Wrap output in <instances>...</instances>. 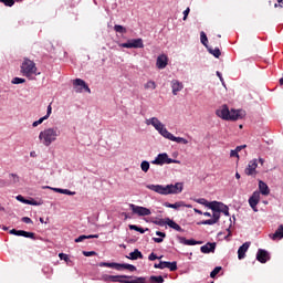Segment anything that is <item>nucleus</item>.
Masks as SVG:
<instances>
[{
  "label": "nucleus",
  "instance_id": "obj_54",
  "mask_svg": "<svg viewBox=\"0 0 283 283\" xmlns=\"http://www.w3.org/2000/svg\"><path fill=\"white\" fill-rule=\"evenodd\" d=\"M189 12H191V9L187 8L185 11H184V21H187V18L189 17Z\"/></svg>",
  "mask_w": 283,
  "mask_h": 283
},
{
  "label": "nucleus",
  "instance_id": "obj_40",
  "mask_svg": "<svg viewBox=\"0 0 283 283\" xmlns=\"http://www.w3.org/2000/svg\"><path fill=\"white\" fill-rule=\"evenodd\" d=\"M11 83H12V85H21L22 83H25V78H23V77H13Z\"/></svg>",
  "mask_w": 283,
  "mask_h": 283
},
{
  "label": "nucleus",
  "instance_id": "obj_48",
  "mask_svg": "<svg viewBox=\"0 0 283 283\" xmlns=\"http://www.w3.org/2000/svg\"><path fill=\"white\" fill-rule=\"evenodd\" d=\"M99 266H107L108 269H116V263L101 262Z\"/></svg>",
  "mask_w": 283,
  "mask_h": 283
},
{
  "label": "nucleus",
  "instance_id": "obj_59",
  "mask_svg": "<svg viewBox=\"0 0 283 283\" xmlns=\"http://www.w3.org/2000/svg\"><path fill=\"white\" fill-rule=\"evenodd\" d=\"M206 224L213 226L217 224L213 219L206 220Z\"/></svg>",
  "mask_w": 283,
  "mask_h": 283
},
{
  "label": "nucleus",
  "instance_id": "obj_41",
  "mask_svg": "<svg viewBox=\"0 0 283 283\" xmlns=\"http://www.w3.org/2000/svg\"><path fill=\"white\" fill-rule=\"evenodd\" d=\"M145 90H156V82L154 81H148L145 85H144Z\"/></svg>",
  "mask_w": 283,
  "mask_h": 283
},
{
  "label": "nucleus",
  "instance_id": "obj_29",
  "mask_svg": "<svg viewBox=\"0 0 283 283\" xmlns=\"http://www.w3.org/2000/svg\"><path fill=\"white\" fill-rule=\"evenodd\" d=\"M94 238H98V234H88V235H85V234H82L80 235L78 238L75 239V242L78 243V242H83L84 240H92Z\"/></svg>",
  "mask_w": 283,
  "mask_h": 283
},
{
  "label": "nucleus",
  "instance_id": "obj_45",
  "mask_svg": "<svg viewBox=\"0 0 283 283\" xmlns=\"http://www.w3.org/2000/svg\"><path fill=\"white\" fill-rule=\"evenodd\" d=\"M148 260L150 262H154V260H163V255L161 256H158L156 255V253L151 252L149 255H148Z\"/></svg>",
  "mask_w": 283,
  "mask_h": 283
},
{
  "label": "nucleus",
  "instance_id": "obj_23",
  "mask_svg": "<svg viewBox=\"0 0 283 283\" xmlns=\"http://www.w3.org/2000/svg\"><path fill=\"white\" fill-rule=\"evenodd\" d=\"M224 203L220 201H211L210 205H208V209H211L212 212H219L221 211Z\"/></svg>",
  "mask_w": 283,
  "mask_h": 283
},
{
  "label": "nucleus",
  "instance_id": "obj_58",
  "mask_svg": "<svg viewBox=\"0 0 283 283\" xmlns=\"http://www.w3.org/2000/svg\"><path fill=\"white\" fill-rule=\"evenodd\" d=\"M156 235H158L159 238H167V234L165 232H161V231H157L156 232Z\"/></svg>",
  "mask_w": 283,
  "mask_h": 283
},
{
  "label": "nucleus",
  "instance_id": "obj_35",
  "mask_svg": "<svg viewBox=\"0 0 283 283\" xmlns=\"http://www.w3.org/2000/svg\"><path fill=\"white\" fill-rule=\"evenodd\" d=\"M114 30H115V32H118L119 34L127 33V29L120 24H115Z\"/></svg>",
  "mask_w": 283,
  "mask_h": 283
},
{
  "label": "nucleus",
  "instance_id": "obj_1",
  "mask_svg": "<svg viewBox=\"0 0 283 283\" xmlns=\"http://www.w3.org/2000/svg\"><path fill=\"white\" fill-rule=\"evenodd\" d=\"M146 125H153L155 129L163 136L164 138H167L168 140H172V143H181L182 145H189V140L185 139V137H176L174 134H171L167 128L165 127V124L161 123L158 117H151L146 120Z\"/></svg>",
  "mask_w": 283,
  "mask_h": 283
},
{
  "label": "nucleus",
  "instance_id": "obj_52",
  "mask_svg": "<svg viewBox=\"0 0 283 283\" xmlns=\"http://www.w3.org/2000/svg\"><path fill=\"white\" fill-rule=\"evenodd\" d=\"M85 258H92V255H96V251H83L82 252Z\"/></svg>",
  "mask_w": 283,
  "mask_h": 283
},
{
  "label": "nucleus",
  "instance_id": "obj_61",
  "mask_svg": "<svg viewBox=\"0 0 283 283\" xmlns=\"http://www.w3.org/2000/svg\"><path fill=\"white\" fill-rule=\"evenodd\" d=\"M235 149L240 153L241 149H247V145L237 146Z\"/></svg>",
  "mask_w": 283,
  "mask_h": 283
},
{
  "label": "nucleus",
  "instance_id": "obj_12",
  "mask_svg": "<svg viewBox=\"0 0 283 283\" xmlns=\"http://www.w3.org/2000/svg\"><path fill=\"white\" fill-rule=\"evenodd\" d=\"M132 279V276L128 275H108L105 274L103 276L104 282H120V283H125V280H129Z\"/></svg>",
  "mask_w": 283,
  "mask_h": 283
},
{
  "label": "nucleus",
  "instance_id": "obj_36",
  "mask_svg": "<svg viewBox=\"0 0 283 283\" xmlns=\"http://www.w3.org/2000/svg\"><path fill=\"white\" fill-rule=\"evenodd\" d=\"M150 282L153 283H164L165 282V279L163 277V275H151L150 276Z\"/></svg>",
  "mask_w": 283,
  "mask_h": 283
},
{
  "label": "nucleus",
  "instance_id": "obj_50",
  "mask_svg": "<svg viewBox=\"0 0 283 283\" xmlns=\"http://www.w3.org/2000/svg\"><path fill=\"white\" fill-rule=\"evenodd\" d=\"M9 233H10L11 235L21 237L22 230L12 229V230L9 231Z\"/></svg>",
  "mask_w": 283,
  "mask_h": 283
},
{
  "label": "nucleus",
  "instance_id": "obj_62",
  "mask_svg": "<svg viewBox=\"0 0 283 283\" xmlns=\"http://www.w3.org/2000/svg\"><path fill=\"white\" fill-rule=\"evenodd\" d=\"M153 240H154L157 244H160V242H163V238H153Z\"/></svg>",
  "mask_w": 283,
  "mask_h": 283
},
{
  "label": "nucleus",
  "instance_id": "obj_11",
  "mask_svg": "<svg viewBox=\"0 0 283 283\" xmlns=\"http://www.w3.org/2000/svg\"><path fill=\"white\" fill-rule=\"evenodd\" d=\"M154 268L155 269H160V270L169 269V271H178V262H176V261H172V262L160 261L159 263H155Z\"/></svg>",
  "mask_w": 283,
  "mask_h": 283
},
{
  "label": "nucleus",
  "instance_id": "obj_51",
  "mask_svg": "<svg viewBox=\"0 0 283 283\" xmlns=\"http://www.w3.org/2000/svg\"><path fill=\"white\" fill-rule=\"evenodd\" d=\"M239 150L237 148L230 151V158H240Z\"/></svg>",
  "mask_w": 283,
  "mask_h": 283
},
{
  "label": "nucleus",
  "instance_id": "obj_21",
  "mask_svg": "<svg viewBox=\"0 0 283 283\" xmlns=\"http://www.w3.org/2000/svg\"><path fill=\"white\" fill-rule=\"evenodd\" d=\"M201 253H213L216 251V242H208L200 248Z\"/></svg>",
  "mask_w": 283,
  "mask_h": 283
},
{
  "label": "nucleus",
  "instance_id": "obj_53",
  "mask_svg": "<svg viewBox=\"0 0 283 283\" xmlns=\"http://www.w3.org/2000/svg\"><path fill=\"white\" fill-rule=\"evenodd\" d=\"M21 220L24 222V224H32V219L29 217H23Z\"/></svg>",
  "mask_w": 283,
  "mask_h": 283
},
{
  "label": "nucleus",
  "instance_id": "obj_44",
  "mask_svg": "<svg viewBox=\"0 0 283 283\" xmlns=\"http://www.w3.org/2000/svg\"><path fill=\"white\" fill-rule=\"evenodd\" d=\"M195 202H198V205H203L205 207H209L210 202L207 201V199L205 198H199L197 200H195Z\"/></svg>",
  "mask_w": 283,
  "mask_h": 283
},
{
  "label": "nucleus",
  "instance_id": "obj_46",
  "mask_svg": "<svg viewBox=\"0 0 283 283\" xmlns=\"http://www.w3.org/2000/svg\"><path fill=\"white\" fill-rule=\"evenodd\" d=\"M0 3H3L7 8H12V6H14V0H0Z\"/></svg>",
  "mask_w": 283,
  "mask_h": 283
},
{
  "label": "nucleus",
  "instance_id": "obj_15",
  "mask_svg": "<svg viewBox=\"0 0 283 283\" xmlns=\"http://www.w3.org/2000/svg\"><path fill=\"white\" fill-rule=\"evenodd\" d=\"M256 260L258 262H261V264H266V262L271 260V256L266 250L259 249L256 252Z\"/></svg>",
  "mask_w": 283,
  "mask_h": 283
},
{
  "label": "nucleus",
  "instance_id": "obj_55",
  "mask_svg": "<svg viewBox=\"0 0 283 283\" xmlns=\"http://www.w3.org/2000/svg\"><path fill=\"white\" fill-rule=\"evenodd\" d=\"M217 76L220 78L222 85L226 87L227 85H224V78L222 77V73H220V71H217Z\"/></svg>",
  "mask_w": 283,
  "mask_h": 283
},
{
  "label": "nucleus",
  "instance_id": "obj_64",
  "mask_svg": "<svg viewBox=\"0 0 283 283\" xmlns=\"http://www.w3.org/2000/svg\"><path fill=\"white\" fill-rule=\"evenodd\" d=\"M195 213H199V216H202V211L201 210H198V209H193Z\"/></svg>",
  "mask_w": 283,
  "mask_h": 283
},
{
  "label": "nucleus",
  "instance_id": "obj_19",
  "mask_svg": "<svg viewBox=\"0 0 283 283\" xmlns=\"http://www.w3.org/2000/svg\"><path fill=\"white\" fill-rule=\"evenodd\" d=\"M164 207H167V209H180V207L191 209V205H186L185 201H177L175 203L164 202Z\"/></svg>",
  "mask_w": 283,
  "mask_h": 283
},
{
  "label": "nucleus",
  "instance_id": "obj_4",
  "mask_svg": "<svg viewBox=\"0 0 283 283\" xmlns=\"http://www.w3.org/2000/svg\"><path fill=\"white\" fill-rule=\"evenodd\" d=\"M61 136L59 128L52 127L46 128L39 134V140L44 145V147H50L57 138Z\"/></svg>",
  "mask_w": 283,
  "mask_h": 283
},
{
  "label": "nucleus",
  "instance_id": "obj_56",
  "mask_svg": "<svg viewBox=\"0 0 283 283\" xmlns=\"http://www.w3.org/2000/svg\"><path fill=\"white\" fill-rule=\"evenodd\" d=\"M128 229H130V231H137L138 232L139 227L136 226V224H129Z\"/></svg>",
  "mask_w": 283,
  "mask_h": 283
},
{
  "label": "nucleus",
  "instance_id": "obj_10",
  "mask_svg": "<svg viewBox=\"0 0 283 283\" xmlns=\"http://www.w3.org/2000/svg\"><path fill=\"white\" fill-rule=\"evenodd\" d=\"M129 209H132L133 213H135L136 216H140V217L151 216V210L143 206H136L134 203H130Z\"/></svg>",
  "mask_w": 283,
  "mask_h": 283
},
{
  "label": "nucleus",
  "instance_id": "obj_7",
  "mask_svg": "<svg viewBox=\"0 0 283 283\" xmlns=\"http://www.w3.org/2000/svg\"><path fill=\"white\" fill-rule=\"evenodd\" d=\"M119 48H126L128 50H132V49L138 50V49L145 48V43L143 42L142 38L132 39V40H128L126 43L119 44Z\"/></svg>",
  "mask_w": 283,
  "mask_h": 283
},
{
  "label": "nucleus",
  "instance_id": "obj_43",
  "mask_svg": "<svg viewBox=\"0 0 283 283\" xmlns=\"http://www.w3.org/2000/svg\"><path fill=\"white\" fill-rule=\"evenodd\" d=\"M59 258H60V260H64V262H66V264H70L72 262V260H70V256H67V254H65V253H60Z\"/></svg>",
  "mask_w": 283,
  "mask_h": 283
},
{
  "label": "nucleus",
  "instance_id": "obj_37",
  "mask_svg": "<svg viewBox=\"0 0 283 283\" xmlns=\"http://www.w3.org/2000/svg\"><path fill=\"white\" fill-rule=\"evenodd\" d=\"M149 167H150L149 161L147 160L142 161L140 169L142 171H144V174H147V171H149Z\"/></svg>",
  "mask_w": 283,
  "mask_h": 283
},
{
  "label": "nucleus",
  "instance_id": "obj_5",
  "mask_svg": "<svg viewBox=\"0 0 283 283\" xmlns=\"http://www.w3.org/2000/svg\"><path fill=\"white\" fill-rule=\"evenodd\" d=\"M21 74L27 76V78H31L33 74H36V63L28 57H24L21 64Z\"/></svg>",
  "mask_w": 283,
  "mask_h": 283
},
{
  "label": "nucleus",
  "instance_id": "obj_31",
  "mask_svg": "<svg viewBox=\"0 0 283 283\" xmlns=\"http://www.w3.org/2000/svg\"><path fill=\"white\" fill-rule=\"evenodd\" d=\"M9 180H10L11 185H17L18 182H20L19 175H17L14 172L9 174Z\"/></svg>",
  "mask_w": 283,
  "mask_h": 283
},
{
  "label": "nucleus",
  "instance_id": "obj_6",
  "mask_svg": "<svg viewBox=\"0 0 283 283\" xmlns=\"http://www.w3.org/2000/svg\"><path fill=\"white\" fill-rule=\"evenodd\" d=\"M171 164L180 165V160L169 158V155H167V153L157 155V157L151 161V165H159L160 167H163V165Z\"/></svg>",
  "mask_w": 283,
  "mask_h": 283
},
{
  "label": "nucleus",
  "instance_id": "obj_9",
  "mask_svg": "<svg viewBox=\"0 0 283 283\" xmlns=\"http://www.w3.org/2000/svg\"><path fill=\"white\" fill-rule=\"evenodd\" d=\"M245 176H252L255 178L258 176V159H252L249 161L247 168L244 169Z\"/></svg>",
  "mask_w": 283,
  "mask_h": 283
},
{
  "label": "nucleus",
  "instance_id": "obj_3",
  "mask_svg": "<svg viewBox=\"0 0 283 283\" xmlns=\"http://www.w3.org/2000/svg\"><path fill=\"white\" fill-rule=\"evenodd\" d=\"M260 193H262V196H269V193H271L269 185L262 180H259V191H254L249 198V205L255 213H258V205H260Z\"/></svg>",
  "mask_w": 283,
  "mask_h": 283
},
{
  "label": "nucleus",
  "instance_id": "obj_14",
  "mask_svg": "<svg viewBox=\"0 0 283 283\" xmlns=\"http://www.w3.org/2000/svg\"><path fill=\"white\" fill-rule=\"evenodd\" d=\"M243 116H245L244 111L231 109L228 115V120H242Z\"/></svg>",
  "mask_w": 283,
  "mask_h": 283
},
{
  "label": "nucleus",
  "instance_id": "obj_13",
  "mask_svg": "<svg viewBox=\"0 0 283 283\" xmlns=\"http://www.w3.org/2000/svg\"><path fill=\"white\" fill-rule=\"evenodd\" d=\"M167 65H169V57L167 56V54L158 55L156 61V67L158 70H165Z\"/></svg>",
  "mask_w": 283,
  "mask_h": 283
},
{
  "label": "nucleus",
  "instance_id": "obj_32",
  "mask_svg": "<svg viewBox=\"0 0 283 283\" xmlns=\"http://www.w3.org/2000/svg\"><path fill=\"white\" fill-rule=\"evenodd\" d=\"M200 41L205 48H209V45H207V43H209V39L207 38V33H205V31L200 32Z\"/></svg>",
  "mask_w": 283,
  "mask_h": 283
},
{
  "label": "nucleus",
  "instance_id": "obj_38",
  "mask_svg": "<svg viewBox=\"0 0 283 283\" xmlns=\"http://www.w3.org/2000/svg\"><path fill=\"white\" fill-rule=\"evenodd\" d=\"M153 224H156L157 227H165L167 224V218L166 219H158L153 221Z\"/></svg>",
  "mask_w": 283,
  "mask_h": 283
},
{
  "label": "nucleus",
  "instance_id": "obj_2",
  "mask_svg": "<svg viewBox=\"0 0 283 283\" xmlns=\"http://www.w3.org/2000/svg\"><path fill=\"white\" fill-rule=\"evenodd\" d=\"M146 189L150 191H155V193H159L160 196H169L171 193H182L184 185L182 182H176L175 185H147Z\"/></svg>",
  "mask_w": 283,
  "mask_h": 283
},
{
  "label": "nucleus",
  "instance_id": "obj_17",
  "mask_svg": "<svg viewBox=\"0 0 283 283\" xmlns=\"http://www.w3.org/2000/svg\"><path fill=\"white\" fill-rule=\"evenodd\" d=\"M229 106L222 105L219 109L216 111V115L222 120H229Z\"/></svg>",
  "mask_w": 283,
  "mask_h": 283
},
{
  "label": "nucleus",
  "instance_id": "obj_42",
  "mask_svg": "<svg viewBox=\"0 0 283 283\" xmlns=\"http://www.w3.org/2000/svg\"><path fill=\"white\" fill-rule=\"evenodd\" d=\"M220 271H222V266H216L211 273H210V277H216V275H218V273H220Z\"/></svg>",
  "mask_w": 283,
  "mask_h": 283
},
{
  "label": "nucleus",
  "instance_id": "obj_16",
  "mask_svg": "<svg viewBox=\"0 0 283 283\" xmlns=\"http://www.w3.org/2000/svg\"><path fill=\"white\" fill-rule=\"evenodd\" d=\"M170 85H171L174 96H178V92H182V90H185V85L182 84V82L178 80H172L170 82Z\"/></svg>",
  "mask_w": 283,
  "mask_h": 283
},
{
  "label": "nucleus",
  "instance_id": "obj_34",
  "mask_svg": "<svg viewBox=\"0 0 283 283\" xmlns=\"http://www.w3.org/2000/svg\"><path fill=\"white\" fill-rule=\"evenodd\" d=\"M147 280L143 276L135 277L134 280H124V283H145Z\"/></svg>",
  "mask_w": 283,
  "mask_h": 283
},
{
  "label": "nucleus",
  "instance_id": "obj_49",
  "mask_svg": "<svg viewBox=\"0 0 283 283\" xmlns=\"http://www.w3.org/2000/svg\"><path fill=\"white\" fill-rule=\"evenodd\" d=\"M212 220L218 224L220 222V212H212Z\"/></svg>",
  "mask_w": 283,
  "mask_h": 283
},
{
  "label": "nucleus",
  "instance_id": "obj_28",
  "mask_svg": "<svg viewBox=\"0 0 283 283\" xmlns=\"http://www.w3.org/2000/svg\"><path fill=\"white\" fill-rule=\"evenodd\" d=\"M283 238V226H279L276 231L272 234V240H282Z\"/></svg>",
  "mask_w": 283,
  "mask_h": 283
},
{
  "label": "nucleus",
  "instance_id": "obj_26",
  "mask_svg": "<svg viewBox=\"0 0 283 283\" xmlns=\"http://www.w3.org/2000/svg\"><path fill=\"white\" fill-rule=\"evenodd\" d=\"M52 191H55V193H64V196H76L75 191H71L69 189L63 188H51Z\"/></svg>",
  "mask_w": 283,
  "mask_h": 283
},
{
  "label": "nucleus",
  "instance_id": "obj_22",
  "mask_svg": "<svg viewBox=\"0 0 283 283\" xmlns=\"http://www.w3.org/2000/svg\"><path fill=\"white\" fill-rule=\"evenodd\" d=\"M166 224L170 228L174 229L175 231H178L179 233H182V228L180 224L176 223V221L171 220L170 218H166Z\"/></svg>",
  "mask_w": 283,
  "mask_h": 283
},
{
  "label": "nucleus",
  "instance_id": "obj_47",
  "mask_svg": "<svg viewBox=\"0 0 283 283\" xmlns=\"http://www.w3.org/2000/svg\"><path fill=\"white\" fill-rule=\"evenodd\" d=\"M220 213H224L229 218V206L223 203V206H221Z\"/></svg>",
  "mask_w": 283,
  "mask_h": 283
},
{
  "label": "nucleus",
  "instance_id": "obj_60",
  "mask_svg": "<svg viewBox=\"0 0 283 283\" xmlns=\"http://www.w3.org/2000/svg\"><path fill=\"white\" fill-rule=\"evenodd\" d=\"M146 231H149V228L143 229L139 227L137 230L138 233H145Z\"/></svg>",
  "mask_w": 283,
  "mask_h": 283
},
{
  "label": "nucleus",
  "instance_id": "obj_18",
  "mask_svg": "<svg viewBox=\"0 0 283 283\" xmlns=\"http://www.w3.org/2000/svg\"><path fill=\"white\" fill-rule=\"evenodd\" d=\"M250 247H251V242H245L239 248L238 250L239 260H244V258H247V252L249 251Z\"/></svg>",
  "mask_w": 283,
  "mask_h": 283
},
{
  "label": "nucleus",
  "instance_id": "obj_39",
  "mask_svg": "<svg viewBox=\"0 0 283 283\" xmlns=\"http://www.w3.org/2000/svg\"><path fill=\"white\" fill-rule=\"evenodd\" d=\"M22 238H30L31 240H36V238L34 237V232H28L25 230H22Z\"/></svg>",
  "mask_w": 283,
  "mask_h": 283
},
{
  "label": "nucleus",
  "instance_id": "obj_30",
  "mask_svg": "<svg viewBox=\"0 0 283 283\" xmlns=\"http://www.w3.org/2000/svg\"><path fill=\"white\" fill-rule=\"evenodd\" d=\"M207 50L210 54H212L214 59H220V56L222 55V52L220 51L219 48L212 49L208 46Z\"/></svg>",
  "mask_w": 283,
  "mask_h": 283
},
{
  "label": "nucleus",
  "instance_id": "obj_8",
  "mask_svg": "<svg viewBox=\"0 0 283 283\" xmlns=\"http://www.w3.org/2000/svg\"><path fill=\"white\" fill-rule=\"evenodd\" d=\"M73 86H74V91L76 92V94L83 93V90L85 92H87L88 94H92V90L90 88L87 83H85V81L82 78H75L73 81Z\"/></svg>",
  "mask_w": 283,
  "mask_h": 283
},
{
  "label": "nucleus",
  "instance_id": "obj_20",
  "mask_svg": "<svg viewBox=\"0 0 283 283\" xmlns=\"http://www.w3.org/2000/svg\"><path fill=\"white\" fill-rule=\"evenodd\" d=\"M52 115V104H50L46 108V115L41 117L39 120L33 122L32 127H39L43 123V120H48Z\"/></svg>",
  "mask_w": 283,
  "mask_h": 283
},
{
  "label": "nucleus",
  "instance_id": "obj_63",
  "mask_svg": "<svg viewBox=\"0 0 283 283\" xmlns=\"http://www.w3.org/2000/svg\"><path fill=\"white\" fill-rule=\"evenodd\" d=\"M30 156H31V158H36V151H31Z\"/></svg>",
  "mask_w": 283,
  "mask_h": 283
},
{
  "label": "nucleus",
  "instance_id": "obj_57",
  "mask_svg": "<svg viewBox=\"0 0 283 283\" xmlns=\"http://www.w3.org/2000/svg\"><path fill=\"white\" fill-rule=\"evenodd\" d=\"M17 200H19V202H23V205H25V202H28V199L23 198V196H18Z\"/></svg>",
  "mask_w": 283,
  "mask_h": 283
},
{
  "label": "nucleus",
  "instance_id": "obj_24",
  "mask_svg": "<svg viewBox=\"0 0 283 283\" xmlns=\"http://www.w3.org/2000/svg\"><path fill=\"white\" fill-rule=\"evenodd\" d=\"M180 244H186L187 247H195V244H201L200 241H196L193 239H187L185 237H179Z\"/></svg>",
  "mask_w": 283,
  "mask_h": 283
},
{
  "label": "nucleus",
  "instance_id": "obj_33",
  "mask_svg": "<svg viewBox=\"0 0 283 283\" xmlns=\"http://www.w3.org/2000/svg\"><path fill=\"white\" fill-rule=\"evenodd\" d=\"M24 205H31L32 207H41V205H43V201H36L34 199H27V201H24Z\"/></svg>",
  "mask_w": 283,
  "mask_h": 283
},
{
  "label": "nucleus",
  "instance_id": "obj_25",
  "mask_svg": "<svg viewBox=\"0 0 283 283\" xmlns=\"http://www.w3.org/2000/svg\"><path fill=\"white\" fill-rule=\"evenodd\" d=\"M116 271H122V269H126V271L134 272L136 271V266L129 263H116Z\"/></svg>",
  "mask_w": 283,
  "mask_h": 283
},
{
  "label": "nucleus",
  "instance_id": "obj_27",
  "mask_svg": "<svg viewBox=\"0 0 283 283\" xmlns=\"http://www.w3.org/2000/svg\"><path fill=\"white\" fill-rule=\"evenodd\" d=\"M127 258L128 260H143V252H140L138 249H135L129 253V256Z\"/></svg>",
  "mask_w": 283,
  "mask_h": 283
}]
</instances>
